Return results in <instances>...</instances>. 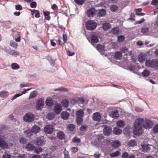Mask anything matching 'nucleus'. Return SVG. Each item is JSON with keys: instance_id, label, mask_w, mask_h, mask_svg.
<instances>
[{"instance_id": "4", "label": "nucleus", "mask_w": 158, "mask_h": 158, "mask_svg": "<svg viewBox=\"0 0 158 158\" xmlns=\"http://www.w3.org/2000/svg\"><path fill=\"white\" fill-rule=\"evenodd\" d=\"M35 119L33 114L31 113H27L25 114L23 117V120L27 123L32 122Z\"/></svg>"}, {"instance_id": "6", "label": "nucleus", "mask_w": 158, "mask_h": 158, "mask_svg": "<svg viewBox=\"0 0 158 158\" xmlns=\"http://www.w3.org/2000/svg\"><path fill=\"white\" fill-rule=\"evenodd\" d=\"M100 33L99 32H97L94 33L92 35L91 40V42L93 43H96L98 42V38L100 37Z\"/></svg>"}, {"instance_id": "30", "label": "nucleus", "mask_w": 158, "mask_h": 158, "mask_svg": "<svg viewBox=\"0 0 158 158\" xmlns=\"http://www.w3.org/2000/svg\"><path fill=\"white\" fill-rule=\"evenodd\" d=\"M44 13L45 19L47 20H50V17L49 15L50 12L48 11H44Z\"/></svg>"}, {"instance_id": "45", "label": "nucleus", "mask_w": 158, "mask_h": 158, "mask_svg": "<svg viewBox=\"0 0 158 158\" xmlns=\"http://www.w3.org/2000/svg\"><path fill=\"white\" fill-rule=\"evenodd\" d=\"M72 141L75 143H79L81 142V139L75 136L73 139Z\"/></svg>"}, {"instance_id": "59", "label": "nucleus", "mask_w": 158, "mask_h": 158, "mask_svg": "<svg viewBox=\"0 0 158 158\" xmlns=\"http://www.w3.org/2000/svg\"><path fill=\"white\" fill-rule=\"evenodd\" d=\"M36 3L35 2H32L30 4V6L31 8H35L36 6Z\"/></svg>"}, {"instance_id": "9", "label": "nucleus", "mask_w": 158, "mask_h": 158, "mask_svg": "<svg viewBox=\"0 0 158 158\" xmlns=\"http://www.w3.org/2000/svg\"><path fill=\"white\" fill-rule=\"evenodd\" d=\"M53 127L51 125H47L44 127V131L47 134H51L54 131Z\"/></svg>"}, {"instance_id": "24", "label": "nucleus", "mask_w": 158, "mask_h": 158, "mask_svg": "<svg viewBox=\"0 0 158 158\" xmlns=\"http://www.w3.org/2000/svg\"><path fill=\"white\" fill-rule=\"evenodd\" d=\"M113 132L114 135H119L122 132V130L118 127H115L114 128Z\"/></svg>"}, {"instance_id": "55", "label": "nucleus", "mask_w": 158, "mask_h": 158, "mask_svg": "<svg viewBox=\"0 0 158 158\" xmlns=\"http://www.w3.org/2000/svg\"><path fill=\"white\" fill-rule=\"evenodd\" d=\"M11 156V155H10L8 154L5 152L2 156L3 158H10Z\"/></svg>"}, {"instance_id": "16", "label": "nucleus", "mask_w": 158, "mask_h": 158, "mask_svg": "<svg viewBox=\"0 0 158 158\" xmlns=\"http://www.w3.org/2000/svg\"><path fill=\"white\" fill-rule=\"evenodd\" d=\"M106 14V10L103 9L98 10L97 16L98 17L104 16Z\"/></svg>"}, {"instance_id": "28", "label": "nucleus", "mask_w": 158, "mask_h": 158, "mask_svg": "<svg viewBox=\"0 0 158 158\" xmlns=\"http://www.w3.org/2000/svg\"><path fill=\"white\" fill-rule=\"evenodd\" d=\"M138 59L140 62H142L145 60V56L142 54H140L139 55Z\"/></svg>"}, {"instance_id": "29", "label": "nucleus", "mask_w": 158, "mask_h": 158, "mask_svg": "<svg viewBox=\"0 0 158 158\" xmlns=\"http://www.w3.org/2000/svg\"><path fill=\"white\" fill-rule=\"evenodd\" d=\"M122 56V54L121 52H118L115 53L114 57L116 59H120Z\"/></svg>"}, {"instance_id": "27", "label": "nucleus", "mask_w": 158, "mask_h": 158, "mask_svg": "<svg viewBox=\"0 0 158 158\" xmlns=\"http://www.w3.org/2000/svg\"><path fill=\"white\" fill-rule=\"evenodd\" d=\"M120 145V142L118 140H115L111 143V145L114 148H118Z\"/></svg>"}, {"instance_id": "47", "label": "nucleus", "mask_w": 158, "mask_h": 158, "mask_svg": "<svg viewBox=\"0 0 158 158\" xmlns=\"http://www.w3.org/2000/svg\"><path fill=\"white\" fill-rule=\"evenodd\" d=\"M68 127L69 130L72 131L74 130L75 127L73 124H70L69 125Z\"/></svg>"}, {"instance_id": "53", "label": "nucleus", "mask_w": 158, "mask_h": 158, "mask_svg": "<svg viewBox=\"0 0 158 158\" xmlns=\"http://www.w3.org/2000/svg\"><path fill=\"white\" fill-rule=\"evenodd\" d=\"M16 35L17 36V38H15V40L17 42H19L20 41V33L17 32Z\"/></svg>"}, {"instance_id": "34", "label": "nucleus", "mask_w": 158, "mask_h": 158, "mask_svg": "<svg viewBox=\"0 0 158 158\" xmlns=\"http://www.w3.org/2000/svg\"><path fill=\"white\" fill-rule=\"evenodd\" d=\"M150 73V72L149 70L145 69L142 72V74L143 77H148Z\"/></svg>"}, {"instance_id": "5", "label": "nucleus", "mask_w": 158, "mask_h": 158, "mask_svg": "<svg viewBox=\"0 0 158 158\" xmlns=\"http://www.w3.org/2000/svg\"><path fill=\"white\" fill-rule=\"evenodd\" d=\"M85 26L86 28L88 30H93L96 28L97 23L93 20H88L86 22Z\"/></svg>"}, {"instance_id": "46", "label": "nucleus", "mask_w": 158, "mask_h": 158, "mask_svg": "<svg viewBox=\"0 0 158 158\" xmlns=\"http://www.w3.org/2000/svg\"><path fill=\"white\" fill-rule=\"evenodd\" d=\"M125 37L123 35H121L118 36V41L119 42H123L125 39Z\"/></svg>"}, {"instance_id": "33", "label": "nucleus", "mask_w": 158, "mask_h": 158, "mask_svg": "<svg viewBox=\"0 0 158 158\" xmlns=\"http://www.w3.org/2000/svg\"><path fill=\"white\" fill-rule=\"evenodd\" d=\"M120 153L118 151H117L115 152L111 153L110 156L111 157H116L120 155Z\"/></svg>"}, {"instance_id": "23", "label": "nucleus", "mask_w": 158, "mask_h": 158, "mask_svg": "<svg viewBox=\"0 0 158 158\" xmlns=\"http://www.w3.org/2000/svg\"><path fill=\"white\" fill-rule=\"evenodd\" d=\"M46 105L48 106H52L54 104V102L52 99L48 98H47L45 101Z\"/></svg>"}, {"instance_id": "19", "label": "nucleus", "mask_w": 158, "mask_h": 158, "mask_svg": "<svg viewBox=\"0 0 158 158\" xmlns=\"http://www.w3.org/2000/svg\"><path fill=\"white\" fill-rule=\"evenodd\" d=\"M24 133L26 136L28 138L32 136L33 134L31 129H28L27 130H25L24 131Z\"/></svg>"}, {"instance_id": "50", "label": "nucleus", "mask_w": 158, "mask_h": 158, "mask_svg": "<svg viewBox=\"0 0 158 158\" xmlns=\"http://www.w3.org/2000/svg\"><path fill=\"white\" fill-rule=\"evenodd\" d=\"M153 132L154 133H156L158 132V124L155 125L153 128Z\"/></svg>"}, {"instance_id": "7", "label": "nucleus", "mask_w": 158, "mask_h": 158, "mask_svg": "<svg viewBox=\"0 0 158 158\" xmlns=\"http://www.w3.org/2000/svg\"><path fill=\"white\" fill-rule=\"evenodd\" d=\"M85 102V99L83 98L78 97L72 99L71 100L72 104H75L76 103L83 104Z\"/></svg>"}, {"instance_id": "3", "label": "nucleus", "mask_w": 158, "mask_h": 158, "mask_svg": "<svg viewBox=\"0 0 158 158\" xmlns=\"http://www.w3.org/2000/svg\"><path fill=\"white\" fill-rule=\"evenodd\" d=\"M146 66L158 70V59H155L152 60H147L145 62Z\"/></svg>"}, {"instance_id": "42", "label": "nucleus", "mask_w": 158, "mask_h": 158, "mask_svg": "<svg viewBox=\"0 0 158 158\" xmlns=\"http://www.w3.org/2000/svg\"><path fill=\"white\" fill-rule=\"evenodd\" d=\"M62 103L63 107H66L68 106L69 102L68 100H64L63 101Z\"/></svg>"}, {"instance_id": "64", "label": "nucleus", "mask_w": 158, "mask_h": 158, "mask_svg": "<svg viewBox=\"0 0 158 158\" xmlns=\"http://www.w3.org/2000/svg\"><path fill=\"white\" fill-rule=\"evenodd\" d=\"M67 55L68 56H72L73 55L75 54V52H73L72 53H71V52L70 51H69V50H67Z\"/></svg>"}, {"instance_id": "40", "label": "nucleus", "mask_w": 158, "mask_h": 158, "mask_svg": "<svg viewBox=\"0 0 158 158\" xmlns=\"http://www.w3.org/2000/svg\"><path fill=\"white\" fill-rule=\"evenodd\" d=\"M97 49L99 51H101L104 50L105 47L101 44H98L96 46Z\"/></svg>"}, {"instance_id": "57", "label": "nucleus", "mask_w": 158, "mask_h": 158, "mask_svg": "<svg viewBox=\"0 0 158 158\" xmlns=\"http://www.w3.org/2000/svg\"><path fill=\"white\" fill-rule=\"evenodd\" d=\"M151 4L154 6H157L158 5V0H152Z\"/></svg>"}, {"instance_id": "54", "label": "nucleus", "mask_w": 158, "mask_h": 158, "mask_svg": "<svg viewBox=\"0 0 158 158\" xmlns=\"http://www.w3.org/2000/svg\"><path fill=\"white\" fill-rule=\"evenodd\" d=\"M149 31L148 27L143 28L141 29V32L143 33H145L148 32Z\"/></svg>"}, {"instance_id": "2", "label": "nucleus", "mask_w": 158, "mask_h": 158, "mask_svg": "<svg viewBox=\"0 0 158 158\" xmlns=\"http://www.w3.org/2000/svg\"><path fill=\"white\" fill-rule=\"evenodd\" d=\"M76 121L77 124L80 126L82 125L83 122V118L84 115V112L82 109L77 110L76 114Z\"/></svg>"}, {"instance_id": "43", "label": "nucleus", "mask_w": 158, "mask_h": 158, "mask_svg": "<svg viewBox=\"0 0 158 158\" xmlns=\"http://www.w3.org/2000/svg\"><path fill=\"white\" fill-rule=\"evenodd\" d=\"M111 32L113 34L116 35L118 33L119 31L116 27H114L111 29Z\"/></svg>"}, {"instance_id": "51", "label": "nucleus", "mask_w": 158, "mask_h": 158, "mask_svg": "<svg viewBox=\"0 0 158 158\" xmlns=\"http://www.w3.org/2000/svg\"><path fill=\"white\" fill-rule=\"evenodd\" d=\"M10 45L15 49L17 48V44L15 42L11 41L10 43Z\"/></svg>"}, {"instance_id": "12", "label": "nucleus", "mask_w": 158, "mask_h": 158, "mask_svg": "<svg viewBox=\"0 0 158 158\" xmlns=\"http://www.w3.org/2000/svg\"><path fill=\"white\" fill-rule=\"evenodd\" d=\"M69 116V114L66 111H63L61 114V118L64 120L68 119Z\"/></svg>"}, {"instance_id": "20", "label": "nucleus", "mask_w": 158, "mask_h": 158, "mask_svg": "<svg viewBox=\"0 0 158 158\" xmlns=\"http://www.w3.org/2000/svg\"><path fill=\"white\" fill-rule=\"evenodd\" d=\"M35 148V147L33 144L30 143L27 144L25 146V148L28 151H33Z\"/></svg>"}, {"instance_id": "18", "label": "nucleus", "mask_w": 158, "mask_h": 158, "mask_svg": "<svg viewBox=\"0 0 158 158\" xmlns=\"http://www.w3.org/2000/svg\"><path fill=\"white\" fill-rule=\"evenodd\" d=\"M36 144L37 145L41 146L45 143V142L43 140V138L38 137L36 140Z\"/></svg>"}, {"instance_id": "48", "label": "nucleus", "mask_w": 158, "mask_h": 158, "mask_svg": "<svg viewBox=\"0 0 158 158\" xmlns=\"http://www.w3.org/2000/svg\"><path fill=\"white\" fill-rule=\"evenodd\" d=\"M74 1L75 3L78 5H82L85 0H74Z\"/></svg>"}, {"instance_id": "25", "label": "nucleus", "mask_w": 158, "mask_h": 158, "mask_svg": "<svg viewBox=\"0 0 158 158\" xmlns=\"http://www.w3.org/2000/svg\"><path fill=\"white\" fill-rule=\"evenodd\" d=\"M110 117L114 118H117L119 117V114H118V111H113L111 114H110Z\"/></svg>"}, {"instance_id": "63", "label": "nucleus", "mask_w": 158, "mask_h": 158, "mask_svg": "<svg viewBox=\"0 0 158 158\" xmlns=\"http://www.w3.org/2000/svg\"><path fill=\"white\" fill-rule=\"evenodd\" d=\"M145 19L144 18L136 22L135 24H141L144 21Z\"/></svg>"}, {"instance_id": "1", "label": "nucleus", "mask_w": 158, "mask_h": 158, "mask_svg": "<svg viewBox=\"0 0 158 158\" xmlns=\"http://www.w3.org/2000/svg\"><path fill=\"white\" fill-rule=\"evenodd\" d=\"M152 122L151 120L139 118L135 121L134 125L133 132L135 135H141L143 132L142 126L146 129H149L152 127Z\"/></svg>"}, {"instance_id": "10", "label": "nucleus", "mask_w": 158, "mask_h": 158, "mask_svg": "<svg viewBox=\"0 0 158 158\" xmlns=\"http://www.w3.org/2000/svg\"><path fill=\"white\" fill-rule=\"evenodd\" d=\"M44 101L42 98H40L36 102V108L37 110H40L42 108L44 105Z\"/></svg>"}, {"instance_id": "49", "label": "nucleus", "mask_w": 158, "mask_h": 158, "mask_svg": "<svg viewBox=\"0 0 158 158\" xmlns=\"http://www.w3.org/2000/svg\"><path fill=\"white\" fill-rule=\"evenodd\" d=\"M88 126L86 125H82L80 128V130L81 131H84L86 130Z\"/></svg>"}, {"instance_id": "26", "label": "nucleus", "mask_w": 158, "mask_h": 158, "mask_svg": "<svg viewBox=\"0 0 158 158\" xmlns=\"http://www.w3.org/2000/svg\"><path fill=\"white\" fill-rule=\"evenodd\" d=\"M57 137L59 139H63L65 138V135L63 132L60 131L57 134Z\"/></svg>"}, {"instance_id": "52", "label": "nucleus", "mask_w": 158, "mask_h": 158, "mask_svg": "<svg viewBox=\"0 0 158 158\" xmlns=\"http://www.w3.org/2000/svg\"><path fill=\"white\" fill-rule=\"evenodd\" d=\"M129 156L128 153L127 152H124L122 155V158H128Z\"/></svg>"}, {"instance_id": "60", "label": "nucleus", "mask_w": 158, "mask_h": 158, "mask_svg": "<svg viewBox=\"0 0 158 158\" xmlns=\"http://www.w3.org/2000/svg\"><path fill=\"white\" fill-rule=\"evenodd\" d=\"M15 9L17 10H21L22 9V6L20 5H17L15 6Z\"/></svg>"}, {"instance_id": "56", "label": "nucleus", "mask_w": 158, "mask_h": 158, "mask_svg": "<svg viewBox=\"0 0 158 158\" xmlns=\"http://www.w3.org/2000/svg\"><path fill=\"white\" fill-rule=\"evenodd\" d=\"M22 95V94H20V93H19L18 94H15L13 97L11 99V100H13L14 99L16 98H18V97L21 96Z\"/></svg>"}, {"instance_id": "32", "label": "nucleus", "mask_w": 158, "mask_h": 158, "mask_svg": "<svg viewBox=\"0 0 158 158\" xmlns=\"http://www.w3.org/2000/svg\"><path fill=\"white\" fill-rule=\"evenodd\" d=\"M55 117V114L53 113H48L47 115V118L49 120H52L54 119Z\"/></svg>"}, {"instance_id": "62", "label": "nucleus", "mask_w": 158, "mask_h": 158, "mask_svg": "<svg viewBox=\"0 0 158 158\" xmlns=\"http://www.w3.org/2000/svg\"><path fill=\"white\" fill-rule=\"evenodd\" d=\"M71 149L72 152L73 153H76L78 151V149L77 147H72L71 148Z\"/></svg>"}, {"instance_id": "8", "label": "nucleus", "mask_w": 158, "mask_h": 158, "mask_svg": "<svg viewBox=\"0 0 158 158\" xmlns=\"http://www.w3.org/2000/svg\"><path fill=\"white\" fill-rule=\"evenodd\" d=\"M151 145L148 144H141V148L139 149L141 152L145 153L149 152L151 149L150 146Z\"/></svg>"}, {"instance_id": "58", "label": "nucleus", "mask_w": 158, "mask_h": 158, "mask_svg": "<svg viewBox=\"0 0 158 158\" xmlns=\"http://www.w3.org/2000/svg\"><path fill=\"white\" fill-rule=\"evenodd\" d=\"M121 51L124 53H126V54H127V52L128 51V48H126V47H123L121 49Z\"/></svg>"}, {"instance_id": "11", "label": "nucleus", "mask_w": 158, "mask_h": 158, "mask_svg": "<svg viewBox=\"0 0 158 158\" xmlns=\"http://www.w3.org/2000/svg\"><path fill=\"white\" fill-rule=\"evenodd\" d=\"M103 131L105 135L109 136L112 131V130L110 127L106 126L104 127Z\"/></svg>"}, {"instance_id": "15", "label": "nucleus", "mask_w": 158, "mask_h": 158, "mask_svg": "<svg viewBox=\"0 0 158 158\" xmlns=\"http://www.w3.org/2000/svg\"><path fill=\"white\" fill-rule=\"evenodd\" d=\"M8 145L7 143L4 140L0 138V147L2 148L5 149L8 148Z\"/></svg>"}, {"instance_id": "14", "label": "nucleus", "mask_w": 158, "mask_h": 158, "mask_svg": "<svg viewBox=\"0 0 158 158\" xmlns=\"http://www.w3.org/2000/svg\"><path fill=\"white\" fill-rule=\"evenodd\" d=\"M101 118V115L98 113H94L93 115V119L95 121H99Z\"/></svg>"}, {"instance_id": "39", "label": "nucleus", "mask_w": 158, "mask_h": 158, "mask_svg": "<svg viewBox=\"0 0 158 158\" xmlns=\"http://www.w3.org/2000/svg\"><path fill=\"white\" fill-rule=\"evenodd\" d=\"M37 95L36 92L35 91H34L30 93L29 99H31L32 98H34L36 97Z\"/></svg>"}, {"instance_id": "37", "label": "nucleus", "mask_w": 158, "mask_h": 158, "mask_svg": "<svg viewBox=\"0 0 158 158\" xmlns=\"http://www.w3.org/2000/svg\"><path fill=\"white\" fill-rule=\"evenodd\" d=\"M31 13L32 15L35 13V16L36 18H39L40 16L39 11L37 10H34V11L31 10Z\"/></svg>"}, {"instance_id": "36", "label": "nucleus", "mask_w": 158, "mask_h": 158, "mask_svg": "<svg viewBox=\"0 0 158 158\" xmlns=\"http://www.w3.org/2000/svg\"><path fill=\"white\" fill-rule=\"evenodd\" d=\"M118 9V6L116 5H111L110 7V10L112 12H116Z\"/></svg>"}, {"instance_id": "31", "label": "nucleus", "mask_w": 158, "mask_h": 158, "mask_svg": "<svg viewBox=\"0 0 158 158\" xmlns=\"http://www.w3.org/2000/svg\"><path fill=\"white\" fill-rule=\"evenodd\" d=\"M117 126L119 127H123L125 125L124 122L122 120L118 121L117 122Z\"/></svg>"}, {"instance_id": "13", "label": "nucleus", "mask_w": 158, "mask_h": 158, "mask_svg": "<svg viewBox=\"0 0 158 158\" xmlns=\"http://www.w3.org/2000/svg\"><path fill=\"white\" fill-rule=\"evenodd\" d=\"M54 110L56 114H59L62 110V107L61 105L60 104L56 105Z\"/></svg>"}, {"instance_id": "17", "label": "nucleus", "mask_w": 158, "mask_h": 158, "mask_svg": "<svg viewBox=\"0 0 158 158\" xmlns=\"http://www.w3.org/2000/svg\"><path fill=\"white\" fill-rule=\"evenodd\" d=\"M95 11L94 8H90L88 10L87 13L89 17H93L95 15Z\"/></svg>"}, {"instance_id": "41", "label": "nucleus", "mask_w": 158, "mask_h": 158, "mask_svg": "<svg viewBox=\"0 0 158 158\" xmlns=\"http://www.w3.org/2000/svg\"><path fill=\"white\" fill-rule=\"evenodd\" d=\"M11 68L13 69H18L19 68V65L16 63H13L11 65Z\"/></svg>"}, {"instance_id": "22", "label": "nucleus", "mask_w": 158, "mask_h": 158, "mask_svg": "<svg viewBox=\"0 0 158 158\" xmlns=\"http://www.w3.org/2000/svg\"><path fill=\"white\" fill-rule=\"evenodd\" d=\"M111 27V25L108 23H105L102 24V27L104 31L108 30Z\"/></svg>"}, {"instance_id": "44", "label": "nucleus", "mask_w": 158, "mask_h": 158, "mask_svg": "<svg viewBox=\"0 0 158 158\" xmlns=\"http://www.w3.org/2000/svg\"><path fill=\"white\" fill-rule=\"evenodd\" d=\"M27 141V139L24 137H21L19 139V142L20 143L23 144H25L26 143Z\"/></svg>"}, {"instance_id": "35", "label": "nucleus", "mask_w": 158, "mask_h": 158, "mask_svg": "<svg viewBox=\"0 0 158 158\" xmlns=\"http://www.w3.org/2000/svg\"><path fill=\"white\" fill-rule=\"evenodd\" d=\"M8 95L7 91H1L0 93V97L2 98H6Z\"/></svg>"}, {"instance_id": "21", "label": "nucleus", "mask_w": 158, "mask_h": 158, "mask_svg": "<svg viewBox=\"0 0 158 158\" xmlns=\"http://www.w3.org/2000/svg\"><path fill=\"white\" fill-rule=\"evenodd\" d=\"M33 133L36 134L40 132V128L36 125L34 126L31 129Z\"/></svg>"}, {"instance_id": "61", "label": "nucleus", "mask_w": 158, "mask_h": 158, "mask_svg": "<svg viewBox=\"0 0 158 158\" xmlns=\"http://www.w3.org/2000/svg\"><path fill=\"white\" fill-rule=\"evenodd\" d=\"M42 151V149L41 148H40L37 149H36L35 151V152L37 154H39Z\"/></svg>"}, {"instance_id": "38", "label": "nucleus", "mask_w": 158, "mask_h": 158, "mask_svg": "<svg viewBox=\"0 0 158 158\" xmlns=\"http://www.w3.org/2000/svg\"><path fill=\"white\" fill-rule=\"evenodd\" d=\"M136 144V142L135 140H130L128 143V145L129 147H133L135 146Z\"/></svg>"}]
</instances>
